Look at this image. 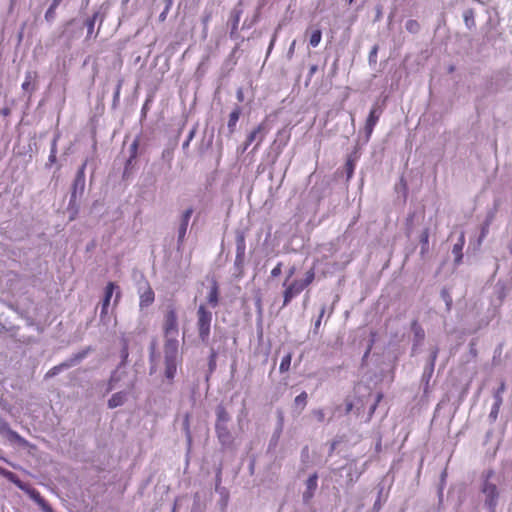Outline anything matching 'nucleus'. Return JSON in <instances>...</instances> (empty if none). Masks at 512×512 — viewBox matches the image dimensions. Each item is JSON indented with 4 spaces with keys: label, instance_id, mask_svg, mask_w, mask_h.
I'll return each mask as SVG.
<instances>
[{
    "label": "nucleus",
    "instance_id": "f257e3e1",
    "mask_svg": "<svg viewBox=\"0 0 512 512\" xmlns=\"http://www.w3.org/2000/svg\"><path fill=\"white\" fill-rule=\"evenodd\" d=\"M296 272V268L290 267L287 271V276L283 282V306H287L292 299L301 294L308 286L315 280V268L311 267L306 271L303 279H292Z\"/></svg>",
    "mask_w": 512,
    "mask_h": 512
},
{
    "label": "nucleus",
    "instance_id": "f03ea898",
    "mask_svg": "<svg viewBox=\"0 0 512 512\" xmlns=\"http://www.w3.org/2000/svg\"><path fill=\"white\" fill-rule=\"evenodd\" d=\"M164 377L169 384L174 382L177 373V367L182 363V357L179 354V342L177 339H171L164 342Z\"/></svg>",
    "mask_w": 512,
    "mask_h": 512
},
{
    "label": "nucleus",
    "instance_id": "7ed1b4c3",
    "mask_svg": "<svg viewBox=\"0 0 512 512\" xmlns=\"http://www.w3.org/2000/svg\"><path fill=\"white\" fill-rule=\"evenodd\" d=\"M494 476L495 472L492 469L483 472L482 483L480 487L481 492L485 496L484 504L488 510H491V512H495L500 496V492L496 483L491 481Z\"/></svg>",
    "mask_w": 512,
    "mask_h": 512
},
{
    "label": "nucleus",
    "instance_id": "20e7f679",
    "mask_svg": "<svg viewBox=\"0 0 512 512\" xmlns=\"http://www.w3.org/2000/svg\"><path fill=\"white\" fill-rule=\"evenodd\" d=\"M212 319V312L205 304H200L196 312V328L199 339L205 344L210 338Z\"/></svg>",
    "mask_w": 512,
    "mask_h": 512
},
{
    "label": "nucleus",
    "instance_id": "39448f33",
    "mask_svg": "<svg viewBox=\"0 0 512 512\" xmlns=\"http://www.w3.org/2000/svg\"><path fill=\"white\" fill-rule=\"evenodd\" d=\"M162 331L165 341L177 339L179 333L178 313L173 304L166 307L163 315Z\"/></svg>",
    "mask_w": 512,
    "mask_h": 512
},
{
    "label": "nucleus",
    "instance_id": "423d86ee",
    "mask_svg": "<svg viewBox=\"0 0 512 512\" xmlns=\"http://www.w3.org/2000/svg\"><path fill=\"white\" fill-rule=\"evenodd\" d=\"M269 131V127L266 121L261 122L254 130H252L244 143V149H247L254 141L257 140V143L254 147V150H257L261 143L264 141L266 134Z\"/></svg>",
    "mask_w": 512,
    "mask_h": 512
},
{
    "label": "nucleus",
    "instance_id": "0eeeda50",
    "mask_svg": "<svg viewBox=\"0 0 512 512\" xmlns=\"http://www.w3.org/2000/svg\"><path fill=\"white\" fill-rule=\"evenodd\" d=\"M235 243H236L235 265L238 267H242L244 264L245 253H246V233H245V231L236 230Z\"/></svg>",
    "mask_w": 512,
    "mask_h": 512
},
{
    "label": "nucleus",
    "instance_id": "6e6552de",
    "mask_svg": "<svg viewBox=\"0 0 512 512\" xmlns=\"http://www.w3.org/2000/svg\"><path fill=\"white\" fill-rule=\"evenodd\" d=\"M117 288L114 282H109L105 287L104 298L101 305V317H104L108 314V307L110 305L111 298L113 296L114 290Z\"/></svg>",
    "mask_w": 512,
    "mask_h": 512
},
{
    "label": "nucleus",
    "instance_id": "1a4fd4ad",
    "mask_svg": "<svg viewBox=\"0 0 512 512\" xmlns=\"http://www.w3.org/2000/svg\"><path fill=\"white\" fill-rule=\"evenodd\" d=\"M381 111H378L376 107H373L366 119L365 123V132L367 137L369 138L374 130V127L376 126L379 117H380Z\"/></svg>",
    "mask_w": 512,
    "mask_h": 512
},
{
    "label": "nucleus",
    "instance_id": "9d476101",
    "mask_svg": "<svg viewBox=\"0 0 512 512\" xmlns=\"http://www.w3.org/2000/svg\"><path fill=\"white\" fill-rule=\"evenodd\" d=\"M155 300V293L151 286L147 284L146 288L139 295L140 308H146L153 304Z\"/></svg>",
    "mask_w": 512,
    "mask_h": 512
},
{
    "label": "nucleus",
    "instance_id": "9b49d317",
    "mask_svg": "<svg viewBox=\"0 0 512 512\" xmlns=\"http://www.w3.org/2000/svg\"><path fill=\"white\" fill-rule=\"evenodd\" d=\"M318 475L316 473L309 476L306 481V491L303 493L304 502L308 503L317 489Z\"/></svg>",
    "mask_w": 512,
    "mask_h": 512
},
{
    "label": "nucleus",
    "instance_id": "f8f14e48",
    "mask_svg": "<svg viewBox=\"0 0 512 512\" xmlns=\"http://www.w3.org/2000/svg\"><path fill=\"white\" fill-rule=\"evenodd\" d=\"M219 299H220L219 285L216 280H213L212 285L209 290V293L207 295V302L212 308H215L219 304Z\"/></svg>",
    "mask_w": 512,
    "mask_h": 512
},
{
    "label": "nucleus",
    "instance_id": "ddd939ff",
    "mask_svg": "<svg viewBox=\"0 0 512 512\" xmlns=\"http://www.w3.org/2000/svg\"><path fill=\"white\" fill-rule=\"evenodd\" d=\"M464 245H465V233L461 232L457 243L454 244L453 249H452V253L455 256V264H457V265L462 262V259H463L462 250H463Z\"/></svg>",
    "mask_w": 512,
    "mask_h": 512
},
{
    "label": "nucleus",
    "instance_id": "4468645a",
    "mask_svg": "<svg viewBox=\"0 0 512 512\" xmlns=\"http://www.w3.org/2000/svg\"><path fill=\"white\" fill-rule=\"evenodd\" d=\"M0 474L21 490H26V484L23 483L15 473L0 467Z\"/></svg>",
    "mask_w": 512,
    "mask_h": 512
},
{
    "label": "nucleus",
    "instance_id": "2eb2a0df",
    "mask_svg": "<svg viewBox=\"0 0 512 512\" xmlns=\"http://www.w3.org/2000/svg\"><path fill=\"white\" fill-rule=\"evenodd\" d=\"M74 364H75L74 359L60 363L59 365H56V366L52 367L51 369H49L47 371V373L45 374V378H52V377L56 376L57 374H59L64 369L72 367Z\"/></svg>",
    "mask_w": 512,
    "mask_h": 512
},
{
    "label": "nucleus",
    "instance_id": "dca6fc26",
    "mask_svg": "<svg viewBox=\"0 0 512 512\" xmlns=\"http://www.w3.org/2000/svg\"><path fill=\"white\" fill-rule=\"evenodd\" d=\"M127 400V393L120 391L114 393L111 398L108 400V407L113 409L118 406H122Z\"/></svg>",
    "mask_w": 512,
    "mask_h": 512
},
{
    "label": "nucleus",
    "instance_id": "f3484780",
    "mask_svg": "<svg viewBox=\"0 0 512 512\" xmlns=\"http://www.w3.org/2000/svg\"><path fill=\"white\" fill-rule=\"evenodd\" d=\"M215 429L217 437L222 444H226L230 441L231 434L226 424L216 423Z\"/></svg>",
    "mask_w": 512,
    "mask_h": 512
},
{
    "label": "nucleus",
    "instance_id": "a211bd4d",
    "mask_svg": "<svg viewBox=\"0 0 512 512\" xmlns=\"http://www.w3.org/2000/svg\"><path fill=\"white\" fill-rule=\"evenodd\" d=\"M240 115H241V108L239 106H236L229 114L227 126H228L230 133H233L235 131V127L240 118Z\"/></svg>",
    "mask_w": 512,
    "mask_h": 512
},
{
    "label": "nucleus",
    "instance_id": "6ab92c4d",
    "mask_svg": "<svg viewBox=\"0 0 512 512\" xmlns=\"http://www.w3.org/2000/svg\"><path fill=\"white\" fill-rule=\"evenodd\" d=\"M86 166H87V161H85L81 167L79 168L77 174H76V177H75V180H74V190H76L78 187H80L81 189L84 188V185H85V169H86Z\"/></svg>",
    "mask_w": 512,
    "mask_h": 512
},
{
    "label": "nucleus",
    "instance_id": "aec40b11",
    "mask_svg": "<svg viewBox=\"0 0 512 512\" xmlns=\"http://www.w3.org/2000/svg\"><path fill=\"white\" fill-rule=\"evenodd\" d=\"M463 19H464V23H465L466 27L469 30H472L476 27L473 9L469 8V9L465 10L463 13Z\"/></svg>",
    "mask_w": 512,
    "mask_h": 512
},
{
    "label": "nucleus",
    "instance_id": "412c9836",
    "mask_svg": "<svg viewBox=\"0 0 512 512\" xmlns=\"http://www.w3.org/2000/svg\"><path fill=\"white\" fill-rule=\"evenodd\" d=\"M36 76H37L36 72L29 71L25 74V80L22 83V89L24 91H33L35 89L32 82L35 80Z\"/></svg>",
    "mask_w": 512,
    "mask_h": 512
},
{
    "label": "nucleus",
    "instance_id": "4be33fe9",
    "mask_svg": "<svg viewBox=\"0 0 512 512\" xmlns=\"http://www.w3.org/2000/svg\"><path fill=\"white\" fill-rule=\"evenodd\" d=\"M24 491L27 492L31 496V498H33L36 502L41 504L46 512L51 511L50 507L45 505V502L42 499V497L40 496V493L38 491H36L35 489H31L27 484H26V490H24Z\"/></svg>",
    "mask_w": 512,
    "mask_h": 512
},
{
    "label": "nucleus",
    "instance_id": "5701e85b",
    "mask_svg": "<svg viewBox=\"0 0 512 512\" xmlns=\"http://www.w3.org/2000/svg\"><path fill=\"white\" fill-rule=\"evenodd\" d=\"M505 389H506L505 382L502 381L500 386L498 387V389L494 393V399H495L494 408L496 410H499L500 406L502 405V402H503L502 394L505 391Z\"/></svg>",
    "mask_w": 512,
    "mask_h": 512
},
{
    "label": "nucleus",
    "instance_id": "b1692460",
    "mask_svg": "<svg viewBox=\"0 0 512 512\" xmlns=\"http://www.w3.org/2000/svg\"><path fill=\"white\" fill-rule=\"evenodd\" d=\"M216 416H217L216 423L226 424L230 420L228 412L226 411L225 407L222 405H219L217 407Z\"/></svg>",
    "mask_w": 512,
    "mask_h": 512
},
{
    "label": "nucleus",
    "instance_id": "393cba45",
    "mask_svg": "<svg viewBox=\"0 0 512 512\" xmlns=\"http://www.w3.org/2000/svg\"><path fill=\"white\" fill-rule=\"evenodd\" d=\"M291 360H292V353L289 352L287 353L282 359H281V362H280V365H279V371L280 373H285V372H288L289 369H290V366H291Z\"/></svg>",
    "mask_w": 512,
    "mask_h": 512
},
{
    "label": "nucleus",
    "instance_id": "a878e982",
    "mask_svg": "<svg viewBox=\"0 0 512 512\" xmlns=\"http://www.w3.org/2000/svg\"><path fill=\"white\" fill-rule=\"evenodd\" d=\"M137 154H138V141L135 140L130 146V157L126 162L125 170H127L132 165V162L136 159Z\"/></svg>",
    "mask_w": 512,
    "mask_h": 512
},
{
    "label": "nucleus",
    "instance_id": "bb28decb",
    "mask_svg": "<svg viewBox=\"0 0 512 512\" xmlns=\"http://www.w3.org/2000/svg\"><path fill=\"white\" fill-rule=\"evenodd\" d=\"M322 39V32L320 29H315L311 32L310 38H309V44L312 47H317Z\"/></svg>",
    "mask_w": 512,
    "mask_h": 512
},
{
    "label": "nucleus",
    "instance_id": "cd10ccee",
    "mask_svg": "<svg viewBox=\"0 0 512 512\" xmlns=\"http://www.w3.org/2000/svg\"><path fill=\"white\" fill-rule=\"evenodd\" d=\"M406 30L411 34H417L420 31V23L417 20L410 19L405 23Z\"/></svg>",
    "mask_w": 512,
    "mask_h": 512
},
{
    "label": "nucleus",
    "instance_id": "c85d7f7f",
    "mask_svg": "<svg viewBox=\"0 0 512 512\" xmlns=\"http://www.w3.org/2000/svg\"><path fill=\"white\" fill-rule=\"evenodd\" d=\"M241 11H234L232 14V28H231V37L238 30V25L240 22Z\"/></svg>",
    "mask_w": 512,
    "mask_h": 512
},
{
    "label": "nucleus",
    "instance_id": "c756f323",
    "mask_svg": "<svg viewBox=\"0 0 512 512\" xmlns=\"http://www.w3.org/2000/svg\"><path fill=\"white\" fill-rule=\"evenodd\" d=\"M96 18H97V14L95 13L92 17H89L85 21V25L87 27V36L88 37H90L93 34Z\"/></svg>",
    "mask_w": 512,
    "mask_h": 512
},
{
    "label": "nucleus",
    "instance_id": "7c9ffc66",
    "mask_svg": "<svg viewBox=\"0 0 512 512\" xmlns=\"http://www.w3.org/2000/svg\"><path fill=\"white\" fill-rule=\"evenodd\" d=\"M307 398H308L307 393L305 391H303L298 396H296L295 404L297 406H301V408L303 409L307 404Z\"/></svg>",
    "mask_w": 512,
    "mask_h": 512
},
{
    "label": "nucleus",
    "instance_id": "2f4dec72",
    "mask_svg": "<svg viewBox=\"0 0 512 512\" xmlns=\"http://www.w3.org/2000/svg\"><path fill=\"white\" fill-rule=\"evenodd\" d=\"M192 214H193V208L192 207L187 208L181 215V223L180 224H185L186 226H188L189 220H190Z\"/></svg>",
    "mask_w": 512,
    "mask_h": 512
},
{
    "label": "nucleus",
    "instance_id": "473e14b6",
    "mask_svg": "<svg viewBox=\"0 0 512 512\" xmlns=\"http://www.w3.org/2000/svg\"><path fill=\"white\" fill-rule=\"evenodd\" d=\"M56 6L50 5V7L45 12V19L48 22H52L55 19L56 16Z\"/></svg>",
    "mask_w": 512,
    "mask_h": 512
},
{
    "label": "nucleus",
    "instance_id": "72a5a7b5",
    "mask_svg": "<svg viewBox=\"0 0 512 512\" xmlns=\"http://www.w3.org/2000/svg\"><path fill=\"white\" fill-rule=\"evenodd\" d=\"M10 435V439L19 443L20 445H26L27 444V441L21 437L17 432L15 431H10L9 433Z\"/></svg>",
    "mask_w": 512,
    "mask_h": 512
},
{
    "label": "nucleus",
    "instance_id": "f704fd0d",
    "mask_svg": "<svg viewBox=\"0 0 512 512\" xmlns=\"http://www.w3.org/2000/svg\"><path fill=\"white\" fill-rule=\"evenodd\" d=\"M312 415L315 417V419L317 420V422L319 423H322L324 422L325 420V413H324V410L319 408V409H314L312 411Z\"/></svg>",
    "mask_w": 512,
    "mask_h": 512
},
{
    "label": "nucleus",
    "instance_id": "c9c22d12",
    "mask_svg": "<svg viewBox=\"0 0 512 512\" xmlns=\"http://www.w3.org/2000/svg\"><path fill=\"white\" fill-rule=\"evenodd\" d=\"M187 228H188V226H186L185 224H180V226L178 228V241L180 243L183 242V240L186 236Z\"/></svg>",
    "mask_w": 512,
    "mask_h": 512
},
{
    "label": "nucleus",
    "instance_id": "e433bc0d",
    "mask_svg": "<svg viewBox=\"0 0 512 512\" xmlns=\"http://www.w3.org/2000/svg\"><path fill=\"white\" fill-rule=\"evenodd\" d=\"M420 242L422 244V249H426L428 247V243H429V234H428V230L426 229L420 236Z\"/></svg>",
    "mask_w": 512,
    "mask_h": 512
},
{
    "label": "nucleus",
    "instance_id": "4c0bfd02",
    "mask_svg": "<svg viewBox=\"0 0 512 512\" xmlns=\"http://www.w3.org/2000/svg\"><path fill=\"white\" fill-rule=\"evenodd\" d=\"M183 425H184V429L186 431L188 442L191 443L192 438H191L190 423H189V415L188 414L185 416Z\"/></svg>",
    "mask_w": 512,
    "mask_h": 512
},
{
    "label": "nucleus",
    "instance_id": "58836bf2",
    "mask_svg": "<svg viewBox=\"0 0 512 512\" xmlns=\"http://www.w3.org/2000/svg\"><path fill=\"white\" fill-rule=\"evenodd\" d=\"M377 52H378V46L375 45L369 53V62L370 63H376Z\"/></svg>",
    "mask_w": 512,
    "mask_h": 512
},
{
    "label": "nucleus",
    "instance_id": "ea45409f",
    "mask_svg": "<svg viewBox=\"0 0 512 512\" xmlns=\"http://www.w3.org/2000/svg\"><path fill=\"white\" fill-rule=\"evenodd\" d=\"M282 272V263L279 262L277 265L271 270L272 277H278Z\"/></svg>",
    "mask_w": 512,
    "mask_h": 512
},
{
    "label": "nucleus",
    "instance_id": "a19ab883",
    "mask_svg": "<svg viewBox=\"0 0 512 512\" xmlns=\"http://www.w3.org/2000/svg\"><path fill=\"white\" fill-rule=\"evenodd\" d=\"M346 171H347L348 178H351L353 175V171H354V164L351 160H348L346 162Z\"/></svg>",
    "mask_w": 512,
    "mask_h": 512
},
{
    "label": "nucleus",
    "instance_id": "79ce46f5",
    "mask_svg": "<svg viewBox=\"0 0 512 512\" xmlns=\"http://www.w3.org/2000/svg\"><path fill=\"white\" fill-rule=\"evenodd\" d=\"M325 314V307H322L321 311H320V314H319V317L318 319L315 321V329L317 330L320 325H321V321H322V318Z\"/></svg>",
    "mask_w": 512,
    "mask_h": 512
},
{
    "label": "nucleus",
    "instance_id": "37998d69",
    "mask_svg": "<svg viewBox=\"0 0 512 512\" xmlns=\"http://www.w3.org/2000/svg\"><path fill=\"white\" fill-rule=\"evenodd\" d=\"M296 41L293 40L288 49V58H292L295 52Z\"/></svg>",
    "mask_w": 512,
    "mask_h": 512
},
{
    "label": "nucleus",
    "instance_id": "c03bdc74",
    "mask_svg": "<svg viewBox=\"0 0 512 512\" xmlns=\"http://www.w3.org/2000/svg\"><path fill=\"white\" fill-rule=\"evenodd\" d=\"M318 66L317 65H311L308 72V80H311L312 76L317 72Z\"/></svg>",
    "mask_w": 512,
    "mask_h": 512
},
{
    "label": "nucleus",
    "instance_id": "a18cd8bd",
    "mask_svg": "<svg viewBox=\"0 0 512 512\" xmlns=\"http://www.w3.org/2000/svg\"><path fill=\"white\" fill-rule=\"evenodd\" d=\"M115 380H116L115 376L112 375L111 378L108 381V386H107L106 392H110V391L113 390V388H114V384L113 383H114Z\"/></svg>",
    "mask_w": 512,
    "mask_h": 512
},
{
    "label": "nucleus",
    "instance_id": "49530a36",
    "mask_svg": "<svg viewBox=\"0 0 512 512\" xmlns=\"http://www.w3.org/2000/svg\"><path fill=\"white\" fill-rule=\"evenodd\" d=\"M168 12H169V10L164 9L163 12L160 13V15H159L160 22H164L166 20Z\"/></svg>",
    "mask_w": 512,
    "mask_h": 512
},
{
    "label": "nucleus",
    "instance_id": "de8ad7c7",
    "mask_svg": "<svg viewBox=\"0 0 512 512\" xmlns=\"http://www.w3.org/2000/svg\"><path fill=\"white\" fill-rule=\"evenodd\" d=\"M275 41H276V34H274V36H273V37H272V39H271V42H270L269 47H268V52H267L268 54H269V53L271 52V50L273 49V46H274V44H275Z\"/></svg>",
    "mask_w": 512,
    "mask_h": 512
},
{
    "label": "nucleus",
    "instance_id": "09e8293b",
    "mask_svg": "<svg viewBox=\"0 0 512 512\" xmlns=\"http://www.w3.org/2000/svg\"><path fill=\"white\" fill-rule=\"evenodd\" d=\"M436 357H437V353L435 352L432 356V360H431V364H430V374L433 372L434 370V362L436 360Z\"/></svg>",
    "mask_w": 512,
    "mask_h": 512
},
{
    "label": "nucleus",
    "instance_id": "8fccbe9b",
    "mask_svg": "<svg viewBox=\"0 0 512 512\" xmlns=\"http://www.w3.org/2000/svg\"><path fill=\"white\" fill-rule=\"evenodd\" d=\"M164 2H165V9L170 10V8L173 4V0H164Z\"/></svg>",
    "mask_w": 512,
    "mask_h": 512
},
{
    "label": "nucleus",
    "instance_id": "3c124183",
    "mask_svg": "<svg viewBox=\"0 0 512 512\" xmlns=\"http://www.w3.org/2000/svg\"><path fill=\"white\" fill-rule=\"evenodd\" d=\"M353 408V403L351 401L346 403V413H349Z\"/></svg>",
    "mask_w": 512,
    "mask_h": 512
},
{
    "label": "nucleus",
    "instance_id": "603ef678",
    "mask_svg": "<svg viewBox=\"0 0 512 512\" xmlns=\"http://www.w3.org/2000/svg\"><path fill=\"white\" fill-rule=\"evenodd\" d=\"M63 0H52L51 5L58 7Z\"/></svg>",
    "mask_w": 512,
    "mask_h": 512
},
{
    "label": "nucleus",
    "instance_id": "864d4df0",
    "mask_svg": "<svg viewBox=\"0 0 512 512\" xmlns=\"http://www.w3.org/2000/svg\"><path fill=\"white\" fill-rule=\"evenodd\" d=\"M120 297H121V292H120V291H118V292L116 293V296H115V301H114V302H115V305L118 303V301H119Z\"/></svg>",
    "mask_w": 512,
    "mask_h": 512
},
{
    "label": "nucleus",
    "instance_id": "5fc2aeb1",
    "mask_svg": "<svg viewBox=\"0 0 512 512\" xmlns=\"http://www.w3.org/2000/svg\"><path fill=\"white\" fill-rule=\"evenodd\" d=\"M487 231H488V230H487V227H484V228L482 229V232H481V238H480V239H482L483 237H485V235H486Z\"/></svg>",
    "mask_w": 512,
    "mask_h": 512
},
{
    "label": "nucleus",
    "instance_id": "6e6d98bb",
    "mask_svg": "<svg viewBox=\"0 0 512 512\" xmlns=\"http://www.w3.org/2000/svg\"><path fill=\"white\" fill-rule=\"evenodd\" d=\"M498 411H499V410H496V409L494 408V406H493V407H492V410H491V415H494V417H496V416H497V414H498Z\"/></svg>",
    "mask_w": 512,
    "mask_h": 512
},
{
    "label": "nucleus",
    "instance_id": "4d7b16f0",
    "mask_svg": "<svg viewBox=\"0 0 512 512\" xmlns=\"http://www.w3.org/2000/svg\"><path fill=\"white\" fill-rule=\"evenodd\" d=\"M215 357H216V353L213 351L211 354L210 365L212 364V362H214Z\"/></svg>",
    "mask_w": 512,
    "mask_h": 512
},
{
    "label": "nucleus",
    "instance_id": "13d9d810",
    "mask_svg": "<svg viewBox=\"0 0 512 512\" xmlns=\"http://www.w3.org/2000/svg\"><path fill=\"white\" fill-rule=\"evenodd\" d=\"M49 159H50V161H52V162H53V161H55V159H56L55 154H51V155H50V157H49Z\"/></svg>",
    "mask_w": 512,
    "mask_h": 512
},
{
    "label": "nucleus",
    "instance_id": "bf43d9fd",
    "mask_svg": "<svg viewBox=\"0 0 512 512\" xmlns=\"http://www.w3.org/2000/svg\"><path fill=\"white\" fill-rule=\"evenodd\" d=\"M453 71H454V67H453V66H451V67L449 68V72H453Z\"/></svg>",
    "mask_w": 512,
    "mask_h": 512
},
{
    "label": "nucleus",
    "instance_id": "052dcab7",
    "mask_svg": "<svg viewBox=\"0 0 512 512\" xmlns=\"http://www.w3.org/2000/svg\"><path fill=\"white\" fill-rule=\"evenodd\" d=\"M238 97H239L240 100L242 99V92H239Z\"/></svg>",
    "mask_w": 512,
    "mask_h": 512
},
{
    "label": "nucleus",
    "instance_id": "680f3d73",
    "mask_svg": "<svg viewBox=\"0 0 512 512\" xmlns=\"http://www.w3.org/2000/svg\"><path fill=\"white\" fill-rule=\"evenodd\" d=\"M381 397H382L381 395H378L377 403L380 401Z\"/></svg>",
    "mask_w": 512,
    "mask_h": 512
},
{
    "label": "nucleus",
    "instance_id": "e2e57ef3",
    "mask_svg": "<svg viewBox=\"0 0 512 512\" xmlns=\"http://www.w3.org/2000/svg\"><path fill=\"white\" fill-rule=\"evenodd\" d=\"M349 4H351L354 0H347Z\"/></svg>",
    "mask_w": 512,
    "mask_h": 512
},
{
    "label": "nucleus",
    "instance_id": "0e129e2a",
    "mask_svg": "<svg viewBox=\"0 0 512 512\" xmlns=\"http://www.w3.org/2000/svg\"><path fill=\"white\" fill-rule=\"evenodd\" d=\"M489 512H491V510H489Z\"/></svg>",
    "mask_w": 512,
    "mask_h": 512
}]
</instances>
